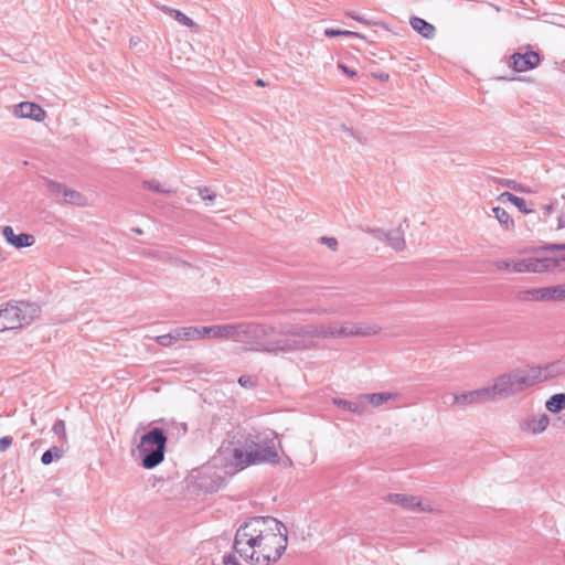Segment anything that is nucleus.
I'll return each mask as SVG.
<instances>
[{"instance_id":"obj_1","label":"nucleus","mask_w":565,"mask_h":565,"mask_svg":"<svg viewBox=\"0 0 565 565\" xmlns=\"http://www.w3.org/2000/svg\"><path fill=\"white\" fill-rule=\"evenodd\" d=\"M288 544L287 527L274 516H255L236 531L234 550L253 565L276 562Z\"/></svg>"},{"instance_id":"obj_2","label":"nucleus","mask_w":565,"mask_h":565,"mask_svg":"<svg viewBox=\"0 0 565 565\" xmlns=\"http://www.w3.org/2000/svg\"><path fill=\"white\" fill-rule=\"evenodd\" d=\"M294 326L267 323H242L241 342L247 350L273 354L297 352L296 337L287 331Z\"/></svg>"},{"instance_id":"obj_3","label":"nucleus","mask_w":565,"mask_h":565,"mask_svg":"<svg viewBox=\"0 0 565 565\" xmlns=\"http://www.w3.org/2000/svg\"><path fill=\"white\" fill-rule=\"evenodd\" d=\"M536 371H530L529 369H514L508 373L499 375L492 386H488L492 401L495 398H508L513 396L529 386L535 384Z\"/></svg>"},{"instance_id":"obj_4","label":"nucleus","mask_w":565,"mask_h":565,"mask_svg":"<svg viewBox=\"0 0 565 565\" xmlns=\"http://www.w3.org/2000/svg\"><path fill=\"white\" fill-rule=\"evenodd\" d=\"M296 337L297 352L316 349V339L341 338L340 327L335 322L329 324H295L287 331Z\"/></svg>"},{"instance_id":"obj_5","label":"nucleus","mask_w":565,"mask_h":565,"mask_svg":"<svg viewBox=\"0 0 565 565\" xmlns=\"http://www.w3.org/2000/svg\"><path fill=\"white\" fill-rule=\"evenodd\" d=\"M278 438L276 433H270L257 443H252L249 450L244 451L239 448L234 449V458L238 465L245 467L250 463H277L279 455L275 448V440Z\"/></svg>"},{"instance_id":"obj_6","label":"nucleus","mask_w":565,"mask_h":565,"mask_svg":"<svg viewBox=\"0 0 565 565\" xmlns=\"http://www.w3.org/2000/svg\"><path fill=\"white\" fill-rule=\"evenodd\" d=\"M167 436L162 428L153 427L140 439L138 452L146 469H152L164 459Z\"/></svg>"},{"instance_id":"obj_7","label":"nucleus","mask_w":565,"mask_h":565,"mask_svg":"<svg viewBox=\"0 0 565 565\" xmlns=\"http://www.w3.org/2000/svg\"><path fill=\"white\" fill-rule=\"evenodd\" d=\"M4 311L9 315L8 319L11 322L17 321L19 328H22L40 315V307L33 302L20 301L17 305H7Z\"/></svg>"},{"instance_id":"obj_8","label":"nucleus","mask_w":565,"mask_h":565,"mask_svg":"<svg viewBox=\"0 0 565 565\" xmlns=\"http://www.w3.org/2000/svg\"><path fill=\"white\" fill-rule=\"evenodd\" d=\"M487 401H492L488 387L450 395V405L457 406L460 409H466L469 406L478 405Z\"/></svg>"},{"instance_id":"obj_9","label":"nucleus","mask_w":565,"mask_h":565,"mask_svg":"<svg viewBox=\"0 0 565 565\" xmlns=\"http://www.w3.org/2000/svg\"><path fill=\"white\" fill-rule=\"evenodd\" d=\"M390 503L398 504L407 511L431 512L433 508L428 502H424L419 497L407 495L403 493H390L386 497Z\"/></svg>"},{"instance_id":"obj_10","label":"nucleus","mask_w":565,"mask_h":565,"mask_svg":"<svg viewBox=\"0 0 565 565\" xmlns=\"http://www.w3.org/2000/svg\"><path fill=\"white\" fill-rule=\"evenodd\" d=\"M13 115L18 118H29L38 122L45 119V110L38 104L31 102H22L14 106Z\"/></svg>"},{"instance_id":"obj_11","label":"nucleus","mask_w":565,"mask_h":565,"mask_svg":"<svg viewBox=\"0 0 565 565\" xmlns=\"http://www.w3.org/2000/svg\"><path fill=\"white\" fill-rule=\"evenodd\" d=\"M380 328L376 326H370L366 323H349L345 322L340 326L341 338L349 337H371L380 332Z\"/></svg>"},{"instance_id":"obj_12","label":"nucleus","mask_w":565,"mask_h":565,"mask_svg":"<svg viewBox=\"0 0 565 565\" xmlns=\"http://www.w3.org/2000/svg\"><path fill=\"white\" fill-rule=\"evenodd\" d=\"M540 63V55L534 51L525 52L524 54L514 53L511 56L510 66L515 72H525L537 66Z\"/></svg>"},{"instance_id":"obj_13","label":"nucleus","mask_w":565,"mask_h":565,"mask_svg":"<svg viewBox=\"0 0 565 565\" xmlns=\"http://www.w3.org/2000/svg\"><path fill=\"white\" fill-rule=\"evenodd\" d=\"M550 424V418L546 414L532 415L521 419L519 426L523 433H531L534 435L543 433Z\"/></svg>"},{"instance_id":"obj_14","label":"nucleus","mask_w":565,"mask_h":565,"mask_svg":"<svg viewBox=\"0 0 565 565\" xmlns=\"http://www.w3.org/2000/svg\"><path fill=\"white\" fill-rule=\"evenodd\" d=\"M530 371H536L533 373L535 375V384L539 382H543L553 377H556L565 372V362L557 361L544 366H532L529 367Z\"/></svg>"},{"instance_id":"obj_15","label":"nucleus","mask_w":565,"mask_h":565,"mask_svg":"<svg viewBox=\"0 0 565 565\" xmlns=\"http://www.w3.org/2000/svg\"><path fill=\"white\" fill-rule=\"evenodd\" d=\"M2 235L6 241L15 248L30 247L35 243L33 235L26 233L15 234L13 228L9 225L2 227Z\"/></svg>"},{"instance_id":"obj_16","label":"nucleus","mask_w":565,"mask_h":565,"mask_svg":"<svg viewBox=\"0 0 565 565\" xmlns=\"http://www.w3.org/2000/svg\"><path fill=\"white\" fill-rule=\"evenodd\" d=\"M512 270L515 273H545L546 266L542 258H526L512 262Z\"/></svg>"},{"instance_id":"obj_17","label":"nucleus","mask_w":565,"mask_h":565,"mask_svg":"<svg viewBox=\"0 0 565 565\" xmlns=\"http://www.w3.org/2000/svg\"><path fill=\"white\" fill-rule=\"evenodd\" d=\"M399 397V394L397 393H390V392H382V393H366L361 394V402L363 403L364 409L370 404L373 407H380L384 403L391 401V399H397Z\"/></svg>"},{"instance_id":"obj_18","label":"nucleus","mask_w":565,"mask_h":565,"mask_svg":"<svg viewBox=\"0 0 565 565\" xmlns=\"http://www.w3.org/2000/svg\"><path fill=\"white\" fill-rule=\"evenodd\" d=\"M241 328L242 323L213 326V338L232 339L234 341L241 342Z\"/></svg>"},{"instance_id":"obj_19","label":"nucleus","mask_w":565,"mask_h":565,"mask_svg":"<svg viewBox=\"0 0 565 565\" xmlns=\"http://www.w3.org/2000/svg\"><path fill=\"white\" fill-rule=\"evenodd\" d=\"M552 244H546L543 246L544 250L550 252H564L561 256L557 257H544L542 258V263L546 266V271H553V270H565V250L564 249H550L547 248Z\"/></svg>"},{"instance_id":"obj_20","label":"nucleus","mask_w":565,"mask_h":565,"mask_svg":"<svg viewBox=\"0 0 565 565\" xmlns=\"http://www.w3.org/2000/svg\"><path fill=\"white\" fill-rule=\"evenodd\" d=\"M409 23H411L412 28L415 31H417L425 39L434 38L435 31H436L435 26L431 23L427 22L426 20L418 18V17H413L409 20Z\"/></svg>"},{"instance_id":"obj_21","label":"nucleus","mask_w":565,"mask_h":565,"mask_svg":"<svg viewBox=\"0 0 565 565\" xmlns=\"http://www.w3.org/2000/svg\"><path fill=\"white\" fill-rule=\"evenodd\" d=\"M402 225L403 224H399L397 228L387 232L386 241L388 246H391L396 252H401L406 247Z\"/></svg>"},{"instance_id":"obj_22","label":"nucleus","mask_w":565,"mask_h":565,"mask_svg":"<svg viewBox=\"0 0 565 565\" xmlns=\"http://www.w3.org/2000/svg\"><path fill=\"white\" fill-rule=\"evenodd\" d=\"M334 405L338 407L349 411L354 414H363L364 413V406L361 402V394L358 396L356 401H347L342 398H335L333 399Z\"/></svg>"},{"instance_id":"obj_23","label":"nucleus","mask_w":565,"mask_h":565,"mask_svg":"<svg viewBox=\"0 0 565 565\" xmlns=\"http://www.w3.org/2000/svg\"><path fill=\"white\" fill-rule=\"evenodd\" d=\"M518 299L522 301H547L546 288L522 290L518 294Z\"/></svg>"},{"instance_id":"obj_24","label":"nucleus","mask_w":565,"mask_h":565,"mask_svg":"<svg viewBox=\"0 0 565 565\" xmlns=\"http://www.w3.org/2000/svg\"><path fill=\"white\" fill-rule=\"evenodd\" d=\"M63 203L76 205V206H86L87 199L81 192L66 188V191L63 194Z\"/></svg>"},{"instance_id":"obj_25","label":"nucleus","mask_w":565,"mask_h":565,"mask_svg":"<svg viewBox=\"0 0 565 565\" xmlns=\"http://www.w3.org/2000/svg\"><path fill=\"white\" fill-rule=\"evenodd\" d=\"M498 200L499 201H502V202H511L513 205H515L520 212L522 213H530L532 212L531 210H529L526 207V202L524 199L520 198V196H516L510 192H503L501 193L499 196H498Z\"/></svg>"},{"instance_id":"obj_26","label":"nucleus","mask_w":565,"mask_h":565,"mask_svg":"<svg viewBox=\"0 0 565 565\" xmlns=\"http://www.w3.org/2000/svg\"><path fill=\"white\" fill-rule=\"evenodd\" d=\"M545 407L551 413H559L565 409V394L557 393L552 395L545 403Z\"/></svg>"},{"instance_id":"obj_27","label":"nucleus","mask_w":565,"mask_h":565,"mask_svg":"<svg viewBox=\"0 0 565 565\" xmlns=\"http://www.w3.org/2000/svg\"><path fill=\"white\" fill-rule=\"evenodd\" d=\"M174 340H196L195 335L199 334L198 327H181L173 330Z\"/></svg>"},{"instance_id":"obj_28","label":"nucleus","mask_w":565,"mask_h":565,"mask_svg":"<svg viewBox=\"0 0 565 565\" xmlns=\"http://www.w3.org/2000/svg\"><path fill=\"white\" fill-rule=\"evenodd\" d=\"M492 212L494 214V217L505 230H511L514 226L513 220L504 209L495 206L492 209Z\"/></svg>"},{"instance_id":"obj_29","label":"nucleus","mask_w":565,"mask_h":565,"mask_svg":"<svg viewBox=\"0 0 565 565\" xmlns=\"http://www.w3.org/2000/svg\"><path fill=\"white\" fill-rule=\"evenodd\" d=\"M64 455V449L63 447H58V446H54L52 448H50L49 450L44 451L42 457H41V462L43 465H50L52 463L54 460H58L63 457Z\"/></svg>"},{"instance_id":"obj_30","label":"nucleus","mask_w":565,"mask_h":565,"mask_svg":"<svg viewBox=\"0 0 565 565\" xmlns=\"http://www.w3.org/2000/svg\"><path fill=\"white\" fill-rule=\"evenodd\" d=\"M45 183L49 192L54 196H63L67 188L65 184L50 179H46Z\"/></svg>"},{"instance_id":"obj_31","label":"nucleus","mask_w":565,"mask_h":565,"mask_svg":"<svg viewBox=\"0 0 565 565\" xmlns=\"http://www.w3.org/2000/svg\"><path fill=\"white\" fill-rule=\"evenodd\" d=\"M546 299L548 300H562L565 298V286L545 287Z\"/></svg>"},{"instance_id":"obj_32","label":"nucleus","mask_w":565,"mask_h":565,"mask_svg":"<svg viewBox=\"0 0 565 565\" xmlns=\"http://www.w3.org/2000/svg\"><path fill=\"white\" fill-rule=\"evenodd\" d=\"M164 11H168L174 18V20H177L178 22H180L181 24H183L185 26L194 25L193 20L190 19L188 15H185L183 12H181L179 10L171 9V8H164Z\"/></svg>"},{"instance_id":"obj_33","label":"nucleus","mask_w":565,"mask_h":565,"mask_svg":"<svg viewBox=\"0 0 565 565\" xmlns=\"http://www.w3.org/2000/svg\"><path fill=\"white\" fill-rule=\"evenodd\" d=\"M8 316L9 315H7L4 308H0V332L6 330L19 329V323L17 321L11 322V320L8 319Z\"/></svg>"},{"instance_id":"obj_34","label":"nucleus","mask_w":565,"mask_h":565,"mask_svg":"<svg viewBox=\"0 0 565 565\" xmlns=\"http://www.w3.org/2000/svg\"><path fill=\"white\" fill-rule=\"evenodd\" d=\"M324 34L328 38H334V36H340V35L350 36V38H352V36L360 38L361 36L359 33L353 32V31L338 30V29H331V28L326 29Z\"/></svg>"},{"instance_id":"obj_35","label":"nucleus","mask_w":565,"mask_h":565,"mask_svg":"<svg viewBox=\"0 0 565 565\" xmlns=\"http://www.w3.org/2000/svg\"><path fill=\"white\" fill-rule=\"evenodd\" d=\"M199 195L203 201H206V205H212L216 199V194L207 186H201L198 189Z\"/></svg>"},{"instance_id":"obj_36","label":"nucleus","mask_w":565,"mask_h":565,"mask_svg":"<svg viewBox=\"0 0 565 565\" xmlns=\"http://www.w3.org/2000/svg\"><path fill=\"white\" fill-rule=\"evenodd\" d=\"M52 430L55 435L60 436V438L63 440V443H67L65 422L63 419H57L54 423Z\"/></svg>"},{"instance_id":"obj_37","label":"nucleus","mask_w":565,"mask_h":565,"mask_svg":"<svg viewBox=\"0 0 565 565\" xmlns=\"http://www.w3.org/2000/svg\"><path fill=\"white\" fill-rule=\"evenodd\" d=\"M143 186L150 191L157 192V193H171V190L164 189L159 182L154 180L145 181Z\"/></svg>"},{"instance_id":"obj_38","label":"nucleus","mask_w":565,"mask_h":565,"mask_svg":"<svg viewBox=\"0 0 565 565\" xmlns=\"http://www.w3.org/2000/svg\"><path fill=\"white\" fill-rule=\"evenodd\" d=\"M363 231L366 232L367 234L372 235L373 237H375L380 242L386 241L387 232L382 230V228L366 227V228H363Z\"/></svg>"},{"instance_id":"obj_39","label":"nucleus","mask_w":565,"mask_h":565,"mask_svg":"<svg viewBox=\"0 0 565 565\" xmlns=\"http://www.w3.org/2000/svg\"><path fill=\"white\" fill-rule=\"evenodd\" d=\"M156 342L162 347H170L173 342H175L173 331H171L170 333L157 337Z\"/></svg>"},{"instance_id":"obj_40","label":"nucleus","mask_w":565,"mask_h":565,"mask_svg":"<svg viewBox=\"0 0 565 565\" xmlns=\"http://www.w3.org/2000/svg\"><path fill=\"white\" fill-rule=\"evenodd\" d=\"M340 129L349 137H352L356 139L360 143H365V138L360 136L356 131H354L352 128L348 127L347 125L342 124L340 125Z\"/></svg>"},{"instance_id":"obj_41","label":"nucleus","mask_w":565,"mask_h":565,"mask_svg":"<svg viewBox=\"0 0 565 565\" xmlns=\"http://www.w3.org/2000/svg\"><path fill=\"white\" fill-rule=\"evenodd\" d=\"M238 384L246 388H253L256 385V381L252 376L242 375L238 379Z\"/></svg>"},{"instance_id":"obj_42","label":"nucleus","mask_w":565,"mask_h":565,"mask_svg":"<svg viewBox=\"0 0 565 565\" xmlns=\"http://www.w3.org/2000/svg\"><path fill=\"white\" fill-rule=\"evenodd\" d=\"M199 334L195 335V339H203L206 337L213 338V326L212 327H202L198 328Z\"/></svg>"},{"instance_id":"obj_43","label":"nucleus","mask_w":565,"mask_h":565,"mask_svg":"<svg viewBox=\"0 0 565 565\" xmlns=\"http://www.w3.org/2000/svg\"><path fill=\"white\" fill-rule=\"evenodd\" d=\"M501 184L514 191L523 192L524 188L513 180H501Z\"/></svg>"},{"instance_id":"obj_44","label":"nucleus","mask_w":565,"mask_h":565,"mask_svg":"<svg viewBox=\"0 0 565 565\" xmlns=\"http://www.w3.org/2000/svg\"><path fill=\"white\" fill-rule=\"evenodd\" d=\"M13 443V438L11 436H4L0 438V452H4L8 450Z\"/></svg>"},{"instance_id":"obj_45","label":"nucleus","mask_w":565,"mask_h":565,"mask_svg":"<svg viewBox=\"0 0 565 565\" xmlns=\"http://www.w3.org/2000/svg\"><path fill=\"white\" fill-rule=\"evenodd\" d=\"M321 242L326 244L330 249L335 250L338 247V241L334 237H321Z\"/></svg>"},{"instance_id":"obj_46","label":"nucleus","mask_w":565,"mask_h":565,"mask_svg":"<svg viewBox=\"0 0 565 565\" xmlns=\"http://www.w3.org/2000/svg\"><path fill=\"white\" fill-rule=\"evenodd\" d=\"M348 15L360 23L367 24V25L372 24V22L370 20L365 19L362 15L356 14L354 11L348 12Z\"/></svg>"},{"instance_id":"obj_47","label":"nucleus","mask_w":565,"mask_h":565,"mask_svg":"<svg viewBox=\"0 0 565 565\" xmlns=\"http://www.w3.org/2000/svg\"><path fill=\"white\" fill-rule=\"evenodd\" d=\"M149 256L151 257H156V258H159V259H162V260H168L170 259V257L168 256L167 253L164 252H159V250H156V252H149L148 253Z\"/></svg>"},{"instance_id":"obj_48","label":"nucleus","mask_w":565,"mask_h":565,"mask_svg":"<svg viewBox=\"0 0 565 565\" xmlns=\"http://www.w3.org/2000/svg\"><path fill=\"white\" fill-rule=\"evenodd\" d=\"M338 67H339V68H340L344 74H347V75H349V76H351V77H353V76H355V75H356V72H355V71H353V70L349 68V67H348L345 64H343V63H339V64H338Z\"/></svg>"},{"instance_id":"obj_49","label":"nucleus","mask_w":565,"mask_h":565,"mask_svg":"<svg viewBox=\"0 0 565 565\" xmlns=\"http://www.w3.org/2000/svg\"><path fill=\"white\" fill-rule=\"evenodd\" d=\"M223 564L224 565H238L236 557L233 555H225L223 557Z\"/></svg>"},{"instance_id":"obj_50","label":"nucleus","mask_w":565,"mask_h":565,"mask_svg":"<svg viewBox=\"0 0 565 565\" xmlns=\"http://www.w3.org/2000/svg\"><path fill=\"white\" fill-rule=\"evenodd\" d=\"M497 268L498 269H512V262H508V260H500L497 263Z\"/></svg>"},{"instance_id":"obj_51","label":"nucleus","mask_w":565,"mask_h":565,"mask_svg":"<svg viewBox=\"0 0 565 565\" xmlns=\"http://www.w3.org/2000/svg\"><path fill=\"white\" fill-rule=\"evenodd\" d=\"M547 248H550V249H564L565 250V243L563 245H551Z\"/></svg>"},{"instance_id":"obj_52","label":"nucleus","mask_w":565,"mask_h":565,"mask_svg":"<svg viewBox=\"0 0 565 565\" xmlns=\"http://www.w3.org/2000/svg\"><path fill=\"white\" fill-rule=\"evenodd\" d=\"M544 210H545V212H546L547 214H551V213L553 212V210H554V209H553V205H552V204H548V205H546V206L544 207Z\"/></svg>"},{"instance_id":"obj_53","label":"nucleus","mask_w":565,"mask_h":565,"mask_svg":"<svg viewBox=\"0 0 565 565\" xmlns=\"http://www.w3.org/2000/svg\"><path fill=\"white\" fill-rule=\"evenodd\" d=\"M322 313H335L337 311L335 310H332V309H324L321 311Z\"/></svg>"},{"instance_id":"obj_54","label":"nucleus","mask_w":565,"mask_h":565,"mask_svg":"<svg viewBox=\"0 0 565 565\" xmlns=\"http://www.w3.org/2000/svg\"><path fill=\"white\" fill-rule=\"evenodd\" d=\"M132 231L136 233V234H142V230L139 228V227H134Z\"/></svg>"},{"instance_id":"obj_55","label":"nucleus","mask_w":565,"mask_h":565,"mask_svg":"<svg viewBox=\"0 0 565 565\" xmlns=\"http://www.w3.org/2000/svg\"><path fill=\"white\" fill-rule=\"evenodd\" d=\"M256 85L258 86H265V83L263 79H257Z\"/></svg>"},{"instance_id":"obj_56","label":"nucleus","mask_w":565,"mask_h":565,"mask_svg":"<svg viewBox=\"0 0 565 565\" xmlns=\"http://www.w3.org/2000/svg\"><path fill=\"white\" fill-rule=\"evenodd\" d=\"M403 224H405L406 226H408V221H407V218H405V220L403 221Z\"/></svg>"},{"instance_id":"obj_57","label":"nucleus","mask_w":565,"mask_h":565,"mask_svg":"<svg viewBox=\"0 0 565 565\" xmlns=\"http://www.w3.org/2000/svg\"><path fill=\"white\" fill-rule=\"evenodd\" d=\"M564 424H565V418H564Z\"/></svg>"}]
</instances>
